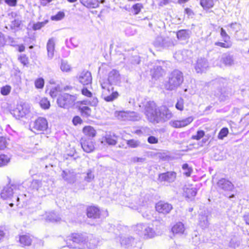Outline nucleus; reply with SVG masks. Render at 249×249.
Instances as JSON below:
<instances>
[{
    "label": "nucleus",
    "mask_w": 249,
    "mask_h": 249,
    "mask_svg": "<svg viewBox=\"0 0 249 249\" xmlns=\"http://www.w3.org/2000/svg\"><path fill=\"white\" fill-rule=\"evenodd\" d=\"M45 217L46 221L52 222H59L61 220V217L59 215L56 214L53 212L46 213Z\"/></svg>",
    "instance_id": "nucleus-29"
},
{
    "label": "nucleus",
    "mask_w": 249,
    "mask_h": 249,
    "mask_svg": "<svg viewBox=\"0 0 249 249\" xmlns=\"http://www.w3.org/2000/svg\"><path fill=\"white\" fill-rule=\"evenodd\" d=\"M220 35L225 42L227 43L229 41L230 38V36L227 34L226 31L222 28L221 29Z\"/></svg>",
    "instance_id": "nucleus-52"
},
{
    "label": "nucleus",
    "mask_w": 249,
    "mask_h": 249,
    "mask_svg": "<svg viewBox=\"0 0 249 249\" xmlns=\"http://www.w3.org/2000/svg\"><path fill=\"white\" fill-rule=\"evenodd\" d=\"M186 197L188 198H192L194 197L197 193V189L196 188L192 187L191 188H186L185 191Z\"/></svg>",
    "instance_id": "nucleus-34"
},
{
    "label": "nucleus",
    "mask_w": 249,
    "mask_h": 249,
    "mask_svg": "<svg viewBox=\"0 0 249 249\" xmlns=\"http://www.w3.org/2000/svg\"><path fill=\"white\" fill-rule=\"evenodd\" d=\"M204 135L205 132L203 130H198L197 131L196 135L192 136V139L196 140H199L204 136Z\"/></svg>",
    "instance_id": "nucleus-54"
},
{
    "label": "nucleus",
    "mask_w": 249,
    "mask_h": 249,
    "mask_svg": "<svg viewBox=\"0 0 249 249\" xmlns=\"http://www.w3.org/2000/svg\"><path fill=\"white\" fill-rule=\"evenodd\" d=\"M177 36L178 39L185 40L190 36L189 31L186 30H180L177 32Z\"/></svg>",
    "instance_id": "nucleus-31"
},
{
    "label": "nucleus",
    "mask_w": 249,
    "mask_h": 249,
    "mask_svg": "<svg viewBox=\"0 0 249 249\" xmlns=\"http://www.w3.org/2000/svg\"><path fill=\"white\" fill-rule=\"evenodd\" d=\"M229 133V130L226 127H224L220 131L218 138L219 139L222 140L223 138L227 136Z\"/></svg>",
    "instance_id": "nucleus-47"
},
{
    "label": "nucleus",
    "mask_w": 249,
    "mask_h": 249,
    "mask_svg": "<svg viewBox=\"0 0 249 249\" xmlns=\"http://www.w3.org/2000/svg\"><path fill=\"white\" fill-rule=\"evenodd\" d=\"M80 2L88 8H95L99 6L98 0H80Z\"/></svg>",
    "instance_id": "nucleus-30"
},
{
    "label": "nucleus",
    "mask_w": 249,
    "mask_h": 249,
    "mask_svg": "<svg viewBox=\"0 0 249 249\" xmlns=\"http://www.w3.org/2000/svg\"><path fill=\"white\" fill-rule=\"evenodd\" d=\"M217 185L219 188L224 191H231L234 188V185L232 183L225 178H221L219 180Z\"/></svg>",
    "instance_id": "nucleus-21"
},
{
    "label": "nucleus",
    "mask_w": 249,
    "mask_h": 249,
    "mask_svg": "<svg viewBox=\"0 0 249 249\" xmlns=\"http://www.w3.org/2000/svg\"><path fill=\"white\" fill-rule=\"evenodd\" d=\"M182 169L184 170V174L187 176H190L192 172V169L189 167V165L187 163H185L182 165Z\"/></svg>",
    "instance_id": "nucleus-48"
},
{
    "label": "nucleus",
    "mask_w": 249,
    "mask_h": 249,
    "mask_svg": "<svg viewBox=\"0 0 249 249\" xmlns=\"http://www.w3.org/2000/svg\"><path fill=\"white\" fill-rule=\"evenodd\" d=\"M145 160V158H139L137 157H135L132 158L131 161L134 163L136 162H141L142 163L144 162Z\"/></svg>",
    "instance_id": "nucleus-63"
},
{
    "label": "nucleus",
    "mask_w": 249,
    "mask_h": 249,
    "mask_svg": "<svg viewBox=\"0 0 249 249\" xmlns=\"http://www.w3.org/2000/svg\"><path fill=\"white\" fill-rule=\"evenodd\" d=\"M183 82L182 72L178 70H175L169 74L168 81L165 87L166 89L173 90L179 87Z\"/></svg>",
    "instance_id": "nucleus-2"
},
{
    "label": "nucleus",
    "mask_w": 249,
    "mask_h": 249,
    "mask_svg": "<svg viewBox=\"0 0 249 249\" xmlns=\"http://www.w3.org/2000/svg\"><path fill=\"white\" fill-rule=\"evenodd\" d=\"M64 16V13L63 12L59 11L57 13L56 15L52 16L51 18L52 20L58 21L63 18Z\"/></svg>",
    "instance_id": "nucleus-49"
},
{
    "label": "nucleus",
    "mask_w": 249,
    "mask_h": 249,
    "mask_svg": "<svg viewBox=\"0 0 249 249\" xmlns=\"http://www.w3.org/2000/svg\"><path fill=\"white\" fill-rule=\"evenodd\" d=\"M193 117L190 116L181 120L171 121L169 122V124L174 128H181L193 122Z\"/></svg>",
    "instance_id": "nucleus-14"
},
{
    "label": "nucleus",
    "mask_w": 249,
    "mask_h": 249,
    "mask_svg": "<svg viewBox=\"0 0 249 249\" xmlns=\"http://www.w3.org/2000/svg\"><path fill=\"white\" fill-rule=\"evenodd\" d=\"M85 240V238L81 233H72L68 237L66 240L67 246L70 248H76L77 245L83 242Z\"/></svg>",
    "instance_id": "nucleus-8"
},
{
    "label": "nucleus",
    "mask_w": 249,
    "mask_h": 249,
    "mask_svg": "<svg viewBox=\"0 0 249 249\" xmlns=\"http://www.w3.org/2000/svg\"><path fill=\"white\" fill-rule=\"evenodd\" d=\"M81 144L83 150L87 153H90L94 149L93 142L90 139L82 138Z\"/></svg>",
    "instance_id": "nucleus-19"
},
{
    "label": "nucleus",
    "mask_w": 249,
    "mask_h": 249,
    "mask_svg": "<svg viewBox=\"0 0 249 249\" xmlns=\"http://www.w3.org/2000/svg\"><path fill=\"white\" fill-rule=\"evenodd\" d=\"M29 112V108L27 105H19L13 110V114L17 119H19L28 114Z\"/></svg>",
    "instance_id": "nucleus-12"
},
{
    "label": "nucleus",
    "mask_w": 249,
    "mask_h": 249,
    "mask_svg": "<svg viewBox=\"0 0 249 249\" xmlns=\"http://www.w3.org/2000/svg\"><path fill=\"white\" fill-rule=\"evenodd\" d=\"M156 210L160 213L167 214L172 210V205L167 202L159 201L156 204Z\"/></svg>",
    "instance_id": "nucleus-13"
},
{
    "label": "nucleus",
    "mask_w": 249,
    "mask_h": 249,
    "mask_svg": "<svg viewBox=\"0 0 249 249\" xmlns=\"http://www.w3.org/2000/svg\"><path fill=\"white\" fill-rule=\"evenodd\" d=\"M143 8L142 4L138 3L134 4L131 8V12L134 15H138Z\"/></svg>",
    "instance_id": "nucleus-37"
},
{
    "label": "nucleus",
    "mask_w": 249,
    "mask_h": 249,
    "mask_svg": "<svg viewBox=\"0 0 249 249\" xmlns=\"http://www.w3.org/2000/svg\"><path fill=\"white\" fill-rule=\"evenodd\" d=\"M61 70L64 72H68L71 70V66L66 61L62 60L60 66Z\"/></svg>",
    "instance_id": "nucleus-46"
},
{
    "label": "nucleus",
    "mask_w": 249,
    "mask_h": 249,
    "mask_svg": "<svg viewBox=\"0 0 249 249\" xmlns=\"http://www.w3.org/2000/svg\"><path fill=\"white\" fill-rule=\"evenodd\" d=\"M176 108L180 111H182L184 109V100L182 98H180L178 100V101L175 105Z\"/></svg>",
    "instance_id": "nucleus-50"
},
{
    "label": "nucleus",
    "mask_w": 249,
    "mask_h": 249,
    "mask_svg": "<svg viewBox=\"0 0 249 249\" xmlns=\"http://www.w3.org/2000/svg\"><path fill=\"white\" fill-rule=\"evenodd\" d=\"M159 114L157 123L165 122L172 118L173 116L171 111L165 106L159 109Z\"/></svg>",
    "instance_id": "nucleus-9"
},
{
    "label": "nucleus",
    "mask_w": 249,
    "mask_h": 249,
    "mask_svg": "<svg viewBox=\"0 0 249 249\" xmlns=\"http://www.w3.org/2000/svg\"><path fill=\"white\" fill-rule=\"evenodd\" d=\"M22 186L18 184H8L5 186L0 193L1 197L3 199H12L15 198L17 202L16 205H18V202L19 201L18 195L19 193L18 192Z\"/></svg>",
    "instance_id": "nucleus-1"
},
{
    "label": "nucleus",
    "mask_w": 249,
    "mask_h": 249,
    "mask_svg": "<svg viewBox=\"0 0 249 249\" xmlns=\"http://www.w3.org/2000/svg\"><path fill=\"white\" fill-rule=\"evenodd\" d=\"M87 214L90 218H99L100 214L99 209L94 206L89 207L87 208Z\"/></svg>",
    "instance_id": "nucleus-26"
},
{
    "label": "nucleus",
    "mask_w": 249,
    "mask_h": 249,
    "mask_svg": "<svg viewBox=\"0 0 249 249\" xmlns=\"http://www.w3.org/2000/svg\"><path fill=\"white\" fill-rule=\"evenodd\" d=\"M219 67H222L225 66H231L234 64V60L233 56L229 53H223L220 59Z\"/></svg>",
    "instance_id": "nucleus-18"
},
{
    "label": "nucleus",
    "mask_w": 249,
    "mask_h": 249,
    "mask_svg": "<svg viewBox=\"0 0 249 249\" xmlns=\"http://www.w3.org/2000/svg\"><path fill=\"white\" fill-rule=\"evenodd\" d=\"M7 41L8 43L11 46H15L16 45L17 42L13 37L10 36H7Z\"/></svg>",
    "instance_id": "nucleus-62"
},
{
    "label": "nucleus",
    "mask_w": 249,
    "mask_h": 249,
    "mask_svg": "<svg viewBox=\"0 0 249 249\" xmlns=\"http://www.w3.org/2000/svg\"><path fill=\"white\" fill-rule=\"evenodd\" d=\"M101 85L103 89L102 96L106 101L111 102L118 98V93L112 91L113 87L108 82H102Z\"/></svg>",
    "instance_id": "nucleus-5"
},
{
    "label": "nucleus",
    "mask_w": 249,
    "mask_h": 249,
    "mask_svg": "<svg viewBox=\"0 0 249 249\" xmlns=\"http://www.w3.org/2000/svg\"><path fill=\"white\" fill-rule=\"evenodd\" d=\"M185 231L184 224L180 222L177 223L172 228V232L175 234H182Z\"/></svg>",
    "instance_id": "nucleus-28"
},
{
    "label": "nucleus",
    "mask_w": 249,
    "mask_h": 249,
    "mask_svg": "<svg viewBox=\"0 0 249 249\" xmlns=\"http://www.w3.org/2000/svg\"><path fill=\"white\" fill-rule=\"evenodd\" d=\"M94 176L93 174L90 171H89L87 174L86 176L85 177V180L87 182H90L94 178Z\"/></svg>",
    "instance_id": "nucleus-58"
},
{
    "label": "nucleus",
    "mask_w": 249,
    "mask_h": 249,
    "mask_svg": "<svg viewBox=\"0 0 249 249\" xmlns=\"http://www.w3.org/2000/svg\"><path fill=\"white\" fill-rule=\"evenodd\" d=\"M79 80L84 85L90 84L92 81L91 73L89 71H82L79 77Z\"/></svg>",
    "instance_id": "nucleus-23"
},
{
    "label": "nucleus",
    "mask_w": 249,
    "mask_h": 249,
    "mask_svg": "<svg viewBox=\"0 0 249 249\" xmlns=\"http://www.w3.org/2000/svg\"><path fill=\"white\" fill-rule=\"evenodd\" d=\"M11 89V87L7 85L1 88L0 92L3 95H7L10 93Z\"/></svg>",
    "instance_id": "nucleus-56"
},
{
    "label": "nucleus",
    "mask_w": 249,
    "mask_h": 249,
    "mask_svg": "<svg viewBox=\"0 0 249 249\" xmlns=\"http://www.w3.org/2000/svg\"><path fill=\"white\" fill-rule=\"evenodd\" d=\"M118 137L114 133L108 132L102 139V142H106L108 145H115L117 143Z\"/></svg>",
    "instance_id": "nucleus-22"
},
{
    "label": "nucleus",
    "mask_w": 249,
    "mask_h": 249,
    "mask_svg": "<svg viewBox=\"0 0 249 249\" xmlns=\"http://www.w3.org/2000/svg\"><path fill=\"white\" fill-rule=\"evenodd\" d=\"M176 178V173L175 172H167L159 174L158 180L160 182H172Z\"/></svg>",
    "instance_id": "nucleus-15"
},
{
    "label": "nucleus",
    "mask_w": 249,
    "mask_h": 249,
    "mask_svg": "<svg viewBox=\"0 0 249 249\" xmlns=\"http://www.w3.org/2000/svg\"><path fill=\"white\" fill-rule=\"evenodd\" d=\"M21 23V20L19 18H17L11 21L10 24V27L12 29L15 30L16 28L19 27Z\"/></svg>",
    "instance_id": "nucleus-41"
},
{
    "label": "nucleus",
    "mask_w": 249,
    "mask_h": 249,
    "mask_svg": "<svg viewBox=\"0 0 249 249\" xmlns=\"http://www.w3.org/2000/svg\"><path fill=\"white\" fill-rule=\"evenodd\" d=\"M6 40L3 34L0 32V47H3L6 43Z\"/></svg>",
    "instance_id": "nucleus-60"
},
{
    "label": "nucleus",
    "mask_w": 249,
    "mask_h": 249,
    "mask_svg": "<svg viewBox=\"0 0 249 249\" xmlns=\"http://www.w3.org/2000/svg\"><path fill=\"white\" fill-rule=\"evenodd\" d=\"M159 110L156 103L153 101L147 102L144 105V114L149 121L152 123H157Z\"/></svg>",
    "instance_id": "nucleus-3"
},
{
    "label": "nucleus",
    "mask_w": 249,
    "mask_h": 249,
    "mask_svg": "<svg viewBox=\"0 0 249 249\" xmlns=\"http://www.w3.org/2000/svg\"><path fill=\"white\" fill-rule=\"evenodd\" d=\"M39 104L40 107L44 109H48L50 106V102L46 98H42L40 100Z\"/></svg>",
    "instance_id": "nucleus-45"
},
{
    "label": "nucleus",
    "mask_w": 249,
    "mask_h": 249,
    "mask_svg": "<svg viewBox=\"0 0 249 249\" xmlns=\"http://www.w3.org/2000/svg\"><path fill=\"white\" fill-rule=\"evenodd\" d=\"M121 81V76L119 72L116 70H112L108 73V79L107 82H108L111 86L113 84L116 85Z\"/></svg>",
    "instance_id": "nucleus-16"
},
{
    "label": "nucleus",
    "mask_w": 249,
    "mask_h": 249,
    "mask_svg": "<svg viewBox=\"0 0 249 249\" xmlns=\"http://www.w3.org/2000/svg\"><path fill=\"white\" fill-rule=\"evenodd\" d=\"M76 99L77 97L75 95L63 93L58 97L57 103L60 107L68 108L74 104Z\"/></svg>",
    "instance_id": "nucleus-6"
},
{
    "label": "nucleus",
    "mask_w": 249,
    "mask_h": 249,
    "mask_svg": "<svg viewBox=\"0 0 249 249\" xmlns=\"http://www.w3.org/2000/svg\"><path fill=\"white\" fill-rule=\"evenodd\" d=\"M76 175V173L73 170H63L61 174L62 178L69 183H73L75 182Z\"/></svg>",
    "instance_id": "nucleus-17"
},
{
    "label": "nucleus",
    "mask_w": 249,
    "mask_h": 249,
    "mask_svg": "<svg viewBox=\"0 0 249 249\" xmlns=\"http://www.w3.org/2000/svg\"><path fill=\"white\" fill-rule=\"evenodd\" d=\"M60 91V87L57 86L54 88H53L50 92V94L52 97L54 98L55 97Z\"/></svg>",
    "instance_id": "nucleus-55"
},
{
    "label": "nucleus",
    "mask_w": 249,
    "mask_h": 249,
    "mask_svg": "<svg viewBox=\"0 0 249 249\" xmlns=\"http://www.w3.org/2000/svg\"><path fill=\"white\" fill-rule=\"evenodd\" d=\"M137 243L136 240L132 237H124L121 241L122 246H124L125 248L135 247L136 244Z\"/></svg>",
    "instance_id": "nucleus-25"
},
{
    "label": "nucleus",
    "mask_w": 249,
    "mask_h": 249,
    "mask_svg": "<svg viewBox=\"0 0 249 249\" xmlns=\"http://www.w3.org/2000/svg\"><path fill=\"white\" fill-rule=\"evenodd\" d=\"M18 59L24 65H26L28 63V57L25 54L21 55L18 58Z\"/></svg>",
    "instance_id": "nucleus-59"
},
{
    "label": "nucleus",
    "mask_w": 249,
    "mask_h": 249,
    "mask_svg": "<svg viewBox=\"0 0 249 249\" xmlns=\"http://www.w3.org/2000/svg\"><path fill=\"white\" fill-rule=\"evenodd\" d=\"M83 133L87 136L93 137L96 135V131L93 127L90 126H87L84 127Z\"/></svg>",
    "instance_id": "nucleus-32"
},
{
    "label": "nucleus",
    "mask_w": 249,
    "mask_h": 249,
    "mask_svg": "<svg viewBox=\"0 0 249 249\" xmlns=\"http://www.w3.org/2000/svg\"><path fill=\"white\" fill-rule=\"evenodd\" d=\"M8 140L5 137H0V150H3L7 147L8 144Z\"/></svg>",
    "instance_id": "nucleus-44"
},
{
    "label": "nucleus",
    "mask_w": 249,
    "mask_h": 249,
    "mask_svg": "<svg viewBox=\"0 0 249 249\" xmlns=\"http://www.w3.org/2000/svg\"><path fill=\"white\" fill-rule=\"evenodd\" d=\"M126 143L129 147L131 148H137L141 145V142L134 139L127 140Z\"/></svg>",
    "instance_id": "nucleus-35"
},
{
    "label": "nucleus",
    "mask_w": 249,
    "mask_h": 249,
    "mask_svg": "<svg viewBox=\"0 0 249 249\" xmlns=\"http://www.w3.org/2000/svg\"><path fill=\"white\" fill-rule=\"evenodd\" d=\"M174 45L173 41L169 37H165L164 40L163 48L169 47Z\"/></svg>",
    "instance_id": "nucleus-53"
},
{
    "label": "nucleus",
    "mask_w": 249,
    "mask_h": 249,
    "mask_svg": "<svg viewBox=\"0 0 249 249\" xmlns=\"http://www.w3.org/2000/svg\"><path fill=\"white\" fill-rule=\"evenodd\" d=\"M208 68V62L205 58H200L197 59L195 66V70L197 73H202Z\"/></svg>",
    "instance_id": "nucleus-20"
},
{
    "label": "nucleus",
    "mask_w": 249,
    "mask_h": 249,
    "mask_svg": "<svg viewBox=\"0 0 249 249\" xmlns=\"http://www.w3.org/2000/svg\"><path fill=\"white\" fill-rule=\"evenodd\" d=\"M214 45L216 46H218L224 48H230L231 46V44L229 42L227 43H223L221 42H216L214 43Z\"/></svg>",
    "instance_id": "nucleus-57"
},
{
    "label": "nucleus",
    "mask_w": 249,
    "mask_h": 249,
    "mask_svg": "<svg viewBox=\"0 0 249 249\" xmlns=\"http://www.w3.org/2000/svg\"><path fill=\"white\" fill-rule=\"evenodd\" d=\"M55 47L54 40L53 38H50L47 44V50L48 53V57L50 59H52L54 55Z\"/></svg>",
    "instance_id": "nucleus-27"
},
{
    "label": "nucleus",
    "mask_w": 249,
    "mask_h": 249,
    "mask_svg": "<svg viewBox=\"0 0 249 249\" xmlns=\"http://www.w3.org/2000/svg\"><path fill=\"white\" fill-rule=\"evenodd\" d=\"M32 127L33 129L37 131H45L48 128L47 121L44 118L39 117L32 124Z\"/></svg>",
    "instance_id": "nucleus-11"
},
{
    "label": "nucleus",
    "mask_w": 249,
    "mask_h": 249,
    "mask_svg": "<svg viewBox=\"0 0 249 249\" xmlns=\"http://www.w3.org/2000/svg\"><path fill=\"white\" fill-rule=\"evenodd\" d=\"M165 74L164 70L159 66H155L151 70V74L153 78L158 79Z\"/></svg>",
    "instance_id": "nucleus-24"
},
{
    "label": "nucleus",
    "mask_w": 249,
    "mask_h": 249,
    "mask_svg": "<svg viewBox=\"0 0 249 249\" xmlns=\"http://www.w3.org/2000/svg\"><path fill=\"white\" fill-rule=\"evenodd\" d=\"M20 243L23 246H30L32 242L31 238L28 235L20 236L19 239Z\"/></svg>",
    "instance_id": "nucleus-33"
},
{
    "label": "nucleus",
    "mask_w": 249,
    "mask_h": 249,
    "mask_svg": "<svg viewBox=\"0 0 249 249\" xmlns=\"http://www.w3.org/2000/svg\"><path fill=\"white\" fill-rule=\"evenodd\" d=\"M140 62V57L138 55L132 56L128 59V63L133 65L139 64Z\"/></svg>",
    "instance_id": "nucleus-42"
},
{
    "label": "nucleus",
    "mask_w": 249,
    "mask_h": 249,
    "mask_svg": "<svg viewBox=\"0 0 249 249\" xmlns=\"http://www.w3.org/2000/svg\"><path fill=\"white\" fill-rule=\"evenodd\" d=\"M164 38L162 36H158L154 42V45L157 48L162 47Z\"/></svg>",
    "instance_id": "nucleus-40"
},
{
    "label": "nucleus",
    "mask_w": 249,
    "mask_h": 249,
    "mask_svg": "<svg viewBox=\"0 0 249 249\" xmlns=\"http://www.w3.org/2000/svg\"><path fill=\"white\" fill-rule=\"evenodd\" d=\"M82 122V120H81L80 117L78 116H75L72 119V122L74 125H77L79 124H81Z\"/></svg>",
    "instance_id": "nucleus-64"
},
{
    "label": "nucleus",
    "mask_w": 249,
    "mask_h": 249,
    "mask_svg": "<svg viewBox=\"0 0 249 249\" xmlns=\"http://www.w3.org/2000/svg\"><path fill=\"white\" fill-rule=\"evenodd\" d=\"M200 5L205 9H210L213 5V0H201Z\"/></svg>",
    "instance_id": "nucleus-36"
},
{
    "label": "nucleus",
    "mask_w": 249,
    "mask_h": 249,
    "mask_svg": "<svg viewBox=\"0 0 249 249\" xmlns=\"http://www.w3.org/2000/svg\"><path fill=\"white\" fill-rule=\"evenodd\" d=\"M42 183L41 181L39 180H33L31 182L30 187L34 190H36V191L38 190V189L41 187Z\"/></svg>",
    "instance_id": "nucleus-38"
},
{
    "label": "nucleus",
    "mask_w": 249,
    "mask_h": 249,
    "mask_svg": "<svg viewBox=\"0 0 249 249\" xmlns=\"http://www.w3.org/2000/svg\"><path fill=\"white\" fill-rule=\"evenodd\" d=\"M147 141L149 143L155 144L158 142V139L154 136H149L147 139Z\"/></svg>",
    "instance_id": "nucleus-61"
},
{
    "label": "nucleus",
    "mask_w": 249,
    "mask_h": 249,
    "mask_svg": "<svg viewBox=\"0 0 249 249\" xmlns=\"http://www.w3.org/2000/svg\"><path fill=\"white\" fill-rule=\"evenodd\" d=\"M48 22V20H45L42 22H38L33 24V29L34 30H37L40 29L44 27Z\"/></svg>",
    "instance_id": "nucleus-43"
},
{
    "label": "nucleus",
    "mask_w": 249,
    "mask_h": 249,
    "mask_svg": "<svg viewBox=\"0 0 249 249\" xmlns=\"http://www.w3.org/2000/svg\"><path fill=\"white\" fill-rule=\"evenodd\" d=\"M134 230L144 238H153L156 235V232L153 228L148 224H138L134 227Z\"/></svg>",
    "instance_id": "nucleus-4"
},
{
    "label": "nucleus",
    "mask_w": 249,
    "mask_h": 249,
    "mask_svg": "<svg viewBox=\"0 0 249 249\" xmlns=\"http://www.w3.org/2000/svg\"><path fill=\"white\" fill-rule=\"evenodd\" d=\"M35 84L37 89H42L44 85V80L42 78H38L35 81Z\"/></svg>",
    "instance_id": "nucleus-51"
},
{
    "label": "nucleus",
    "mask_w": 249,
    "mask_h": 249,
    "mask_svg": "<svg viewBox=\"0 0 249 249\" xmlns=\"http://www.w3.org/2000/svg\"><path fill=\"white\" fill-rule=\"evenodd\" d=\"M10 161V158L5 155H0V167L5 166Z\"/></svg>",
    "instance_id": "nucleus-39"
},
{
    "label": "nucleus",
    "mask_w": 249,
    "mask_h": 249,
    "mask_svg": "<svg viewBox=\"0 0 249 249\" xmlns=\"http://www.w3.org/2000/svg\"><path fill=\"white\" fill-rule=\"evenodd\" d=\"M210 215V213L208 210H203L200 212L198 216V223L202 229H205L209 227V218Z\"/></svg>",
    "instance_id": "nucleus-10"
},
{
    "label": "nucleus",
    "mask_w": 249,
    "mask_h": 249,
    "mask_svg": "<svg viewBox=\"0 0 249 249\" xmlns=\"http://www.w3.org/2000/svg\"><path fill=\"white\" fill-rule=\"evenodd\" d=\"M115 116L123 121H137L141 119L139 114L134 111H116Z\"/></svg>",
    "instance_id": "nucleus-7"
}]
</instances>
